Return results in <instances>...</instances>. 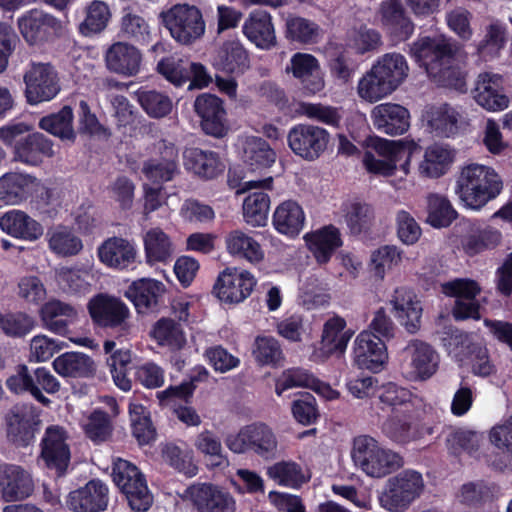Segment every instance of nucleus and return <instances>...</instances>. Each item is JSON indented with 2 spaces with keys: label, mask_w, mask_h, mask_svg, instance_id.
Instances as JSON below:
<instances>
[{
  "label": "nucleus",
  "mask_w": 512,
  "mask_h": 512,
  "mask_svg": "<svg viewBox=\"0 0 512 512\" xmlns=\"http://www.w3.org/2000/svg\"><path fill=\"white\" fill-rule=\"evenodd\" d=\"M457 44L444 35L421 37L412 43L410 54L437 84L459 91L466 88L465 74L456 52Z\"/></svg>",
  "instance_id": "1"
},
{
  "label": "nucleus",
  "mask_w": 512,
  "mask_h": 512,
  "mask_svg": "<svg viewBox=\"0 0 512 512\" xmlns=\"http://www.w3.org/2000/svg\"><path fill=\"white\" fill-rule=\"evenodd\" d=\"M408 73L409 66L402 54L385 53L376 59L358 81V96L366 102L376 103L397 90Z\"/></svg>",
  "instance_id": "2"
},
{
  "label": "nucleus",
  "mask_w": 512,
  "mask_h": 512,
  "mask_svg": "<svg viewBox=\"0 0 512 512\" xmlns=\"http://www.w3.org/2000/svg\"><path fill=\"white\" fill-rule=\"evenodd\" d=\"M502 189V178L493 168L470 163L461 170L456 181L455 193L465 207L479 210L495 199Z\"/></svg>",
  "instance_id": "3"
},
{
  "label": "nucleus",
  "mask_w": 512,
  "mask_h": 512,
  "mask_svg": "<svg viewBox=\"0 0 512 512\" xmlns=\"http://www.w3.org/2000/svg\"><path fill=\"white\" fill-rule=\"evenodd\" d=\"M350 456L358 470L374 479L384 478L404 464L399 453L368 435H360L353 439Z\"/></svg>",
  "instance_id": "4"
},
{
  "label": "nucleus",
  "mask_w": 512,
  "mask_h": 512,
  "mask_svg": "<svg viewBox=\"0 0 512 512\" xmlns=\"http://www.w3.org/2000/svg\"><path fill=\"white\" fill-rule=\"evenodd\" d=\"M425 488L421 473L406 469L390 477L379 501L381 507L389 512H405L418 499Z\"/></svg>",
  "instance_id": "5"
},
{
  "label": "nucleus",
  "mask_w": 512,
  "mask_h": 512,
  "mask_svg": "<svg viewBox=\"0 0 512 512\" xmlns=\"http://www.w3.org/2000/svg\"><path fill=\"white\" fill-rule=\"evenodd\" d=\"M112 478L115 485L125 495L129 506L137 512L149 509L153 502L146 479L133 463L117 458L113 461Z\"/></svg>",
  "instance_id": "6"
},
{
  "label": "nucleus",
  "mask_w": 512,
  "mask_h": 512,
  "mask_svg": "<svg viewBox=\"0 0 512 512\" xmlns=\"http://www.w3.org/2000/svg\"><path fill=\"white\" fill-rule=\"evenodd\" d=\"M439 362V354L430 344L413 339L400 354V371L409 381H426L437 372Z\"/></svg>",
  "instance_id": "7"
},
{
  "label": "nucleus",
  "mask_w": 512,
  "mask_h": 512,
  "mask_svg": "<svg viewBox=\"0 0 512 512\" xmlns=\"http://www.w3.org/2000/svg\"><path fill=\"white\" fill-rule=\"evenodd\" d=\"M160 16L171 36L181 44H191L205 33V21L196 6L176 4Z\"/></svg>",
  "instance_id": "8"
},
{
  "label": "nucleus",
  "mask_w": 512,
  "mask_h": 512,
  "mask_svg": "<svg viewBox=\"0 0 512 512\" xmlns=\"http://www.w3.org/2000/svg\"><path fill=\"white\" fill-rule=\"evenodd\" d=\"M24 81L26 98L32 105L50 101L60 91L58 74L54 67L47 63H33L25 73Z\"/></svg>",
  "instance_id": "9"
},
{
  "label": "nucleus",
  "mask_w": 512,
  "mask_h": 512,
  "mask_svg": "<svg viewBox=\"0 0 512 512\" xmlns=\"http://www.w3.org/2000/svg\"><path fill=\"white\" fill-rule=\"evenodd\" d=\"M91 318L97 324L118 328L122 334H127L130 330L128 322L130 317L129 308L118 298L100 294L90 300L88 304Z\"/></svg>",
  "instance_id": "10"
},
{
  "label": "nucleus",
  "mask_w": 512,
  "mask_h": 512,
  "mask_svg": "<svg viewBox=\"0 0 512 512\" xmlns=\"http://www.w3.org/2000/svg\"><path fill=\"white\" fill-rule=\"evenodd\" d=\"M441 292L455 297L453 315L456 319L480 318V304L476 296L480 293L479 285L471 279H454L441 284Z\"/></svg>",
  "instance_id": "11"
},
{
  "label": "nucleus",
  "mask_w": 512,
  "mask_h": 512,
  "mask_svg": "<svg viewBox=\"0 0 512 512\" xmlns=\"http://www.w3.org/2000/svg\"><path fill=\"white\" fill-rule=\"evenodd\" d=\"M256 285L252 273L238 268H226L214 286L216 296L225 303H240L250 296Z\"/></svg>",
  "instance_id": "12"
},
{
  "label": "nucleus",
  "mask_w": 512,
  "mask_h": 512,
  "mask_svg": "<svg viewBox=\"0 0 512 512\" xmlns=\"http://www.w3.org/2000/svg\"><path fill=\"white\" fill-rule=\"evenodd\" d=\"M185 497L200 512L236 511V501L233 496L216 485L206 483L191 485L186 489Z\"/></svg>",
  "instance_id": "13"
},
{
  "label": "nucleus",
  "mask_w": 512,
  "mask_h": 512,
  "mask_svg": "<svg viewBox=\"0 0 512 512\" xmlns=\"http://www.w3.org/2000/svg\"><path fill=\"white\" fill-rule=\"evenodd\" d=\"M375 18L388 34L398 40L405 41L414 33L415 25L400 0H383Z\"/></svg>",
  "instance_id": "14"
},
{
  "label": "nucleus",
  "mask_w": 512,
  "mask_h": 512,
  "mask_svg": "<svg viewBox=\"0 0 512 512\" xmlns=\"http://www.w3.org/2000/svg\"><path fill=\"white\" fill-rule=\"evenodd\" d=\"M329 133L313 125H297L288 134V143L295 154L303 158H317L326 149Z\"/></svg>",
  "instance_id": "15"
},
{
  "label": "nucleus",
  "mask_w": 512,
  "mask_h": 512,
  "mask_svg": "<svg viewBox=\"0 0 512 512\" xmlns=\"http://www.w3.org/2000/svg\"><path fill=\"white\" fill-rule=\"evenodd\" d=\"M64 428L52 425L46 428L41 441V458L46 466L63 473L70 462V448Z\"/></svg>",
  "instance_id": "16"
},
{
  "label": "nucleus",
  "mask_w": 512,
  "mask_h": 512,
  "mask_svg": "<svg viewBox=\"0 0 512 512\" xmlns=\"http://www.w3.org/2000/svg\"><path fill=\"white\" fill-rule=\"evenodd\" d=\"M475 101L488 111H502L509 105L503 77L492 72L480 73L473 90Z\"/></svg>",
  "instance_id": "17"
},
{
  "label": "nucleus",
  "mask_w": 512,
  "mask_h": 512,
  "mask_svg": "<svg viewBox=\"0 0 512 512\" xmlns=\"http://www.w3.org/2000/svg\"><path fill=\"white\" fill-rule=\"evenodd\" d=\"M108 503V486L100 480H91L71 491L66 499L67 507L74 512H102Z\"/></svg>",
  "instance_id": "18"
},
{
  "label": "nucleus",
  "mask_w": 512,
  "mask_h": 512,
  "mask_svg": "<svg viewBox=\"0 0 512 512\" xmlns=\"http://www.w3.org/2000/svg\"><path fill=\"white\" fill-rule=\"evenodd\" d=\"M354 362L361 369L378 372L388 355L381 338L370 331H362L354 341Z\"/></svg>",
  "instance_id": "19"
},
{
  "label": "nucleus",
  "mask_w": 512,
  "mask_h": 512,
  "mask_svg": "<svg viewBox=\"0 0 512 512\" xmlns=\"http://www.w3.org/2000/svg\"><path fill=\"white\" fill-rule=\"evenodd\" d=\"M308 388L327 400H334L339 397V392L334 390L328 383L316 378L309 371L302 368L285 370L276 380L275 392L278 396L292 388Z\"/></svg>",
  "instance_id": "20"
},
{
  "label": "nucleus",
  "mask_w": 512,
  "mask_h": 512,
  "mask_svg": "<svg viewBox=\"0 0 512 512\" xmlns=\"http://www.w3.org/2000/svg\"><path fill=\"white\" fill-rule=\"evenodd\" d=\"M141 51L134 45L118 41L106 50L105 63L110 72L124 77L136 76L142 65Z\"/></svg>",
  "instance_id": "21"
},
{
  "label": "nucleus",
  "mask_w": 512,
  "mask_h": 512,
  "mask_svg": "<svg viewBox=\"0 0 512 512\" xmlns=\"http://www.w3.org/2000/svg\"><path fill=\"white\" fill-rule=\"evenodd\" d=\"M345 327L346 321L339 316H334L325 322L320 346L313 353L315 362H324L334 353L345 352L354 333L351 330H345Z\"/></svg>",
  "instance_id": "22"
},
{
  "label": "nucleus",
  "mask_w": 512,
  "mask_h": 512,
  "mask_svg": "<svg viewBox=\"0 0 512 512\" xmlns=\"http://www.w3.org/2000/svg\"><path fill=\"white\" fill-rule=\"evenodd\" d=\"M138 255L136 244L122 237H110L98 248L99 261L106 267L123 271L129 269Z\"/></svg>",
  "instance_id": "23"
},
{
  "label": "nucleus",
  "mask_w": 512,
  "mask_h": 512,
  "mask_svg": "<svg viewBox=\"0 0 512 512\" xmlns=\"http://www.w3.org/2000/svg\"><path fill=\"white\" fill-rule=\"evenodd\" d=\"M34 488L30 473L15 464L0 465V497L13 502L28 497Z\"/></svg>",
  "instance_id": "24"
},
{
  "label": "nucleus",
  "mask_w": 512,
  "mask_h": 512,
  "mask_svg": "<svg viewBox=\"0 0 512 512\" xmlns=\"http://www.w3.org/2000/svg\"><path fill=\"white\" fill-rule=\"evenodd\" d=\"M211 63L217 71L232 75H241L250 67L248 51L237 38L224 41L215 51Z\"/></svg>",
  "instance_id": "25"
},
{
  "label": "nucleus",
  "mask_w": 512,
  "mask_h": 512,
  "mask_svg": "<svg viewBox=\"0 0 512 512\" xmlns=\"http://www.w3.org/2000/svg\"><path fill=\"white\" fill-rule=\"evenodd\" d=\"M285 70L292 73L309 94H316L325 86L319 61L311 54L295 53Z\"/></svg>",
  "instance_id": "26"
},
{
  "label": "nucleus",
  "mask_w": 512,
  "mask_h": 512,
  "mask_svg": "<svg viewBox=\"0 0 512 512\" xmlns=\"http://www.w3.org/2000/svg\"><path fill=\"white\" fill-rule=\"evenodd\" d=\"M194 109L201 118L202 128L207 134L216 137L223 135L226 111L220 98L208 93L201 94L194 102Z\"/></svg>",
  "instance_id": "27"
},
{
  "label": "nucleus",
  "mask_w": 512,
  "mask_h": 512,
  "mask_svg": "<svg viewBox=\"0 0 512 512\" xmlns=\"http://www.w3.org/2000/svg\"><path fill=\"white\" fill-rule=\"evenodd\" d=\"M41 188L40 182L28 174L7 173L0 178V200L17 205L33 196Z\"/></svg>",
  "instance_id": "28"
},
{
  "label": "nucleus",
  "mask_w": 512,
  "mask_h": 512,
  "mask_svg": "<svg viewBox=\"0 0 512 512\" xmlns=\"http://www.w3.org/2000/svg\"><path fill=\"white\" fill-rule=\"evenodd\" d=\"M395 317L409 333L420 327L422 306L416 295L407 288H397L390 299Z\"/></svg>",
  "instance_id": "29"
},
{
  "label": "nucleus",
  "mask_w": 512,
  "mask_h": 512,
  "mask_svg": "<svg viewBox=\"0 0 512 512\" xmlns=\"http://www.w3.org/2000/svg\"><path fill=\"white\" fill-rule=\"evenodd\" d=\"M366 158L364 160H376V156L406 158L417 157L421 147L413 140H387L377 136H370L365 140Z\"/></svg>",
  "instance_id": "30"
},
{
  "label": "nucleus",
  "mask_w": 512,
  "mask_h": 512,
  "mask_svg": "<svg viewBox=\"0 0 512 512\" xmlns=\"http://www.w3.org/2000/svg\"><path fill=\"white\" fill-rule=\"evenodd\" d=\"M166 291L165 285L153 278H141L133 281L125 296L133 303L138 313H147L155 309Z\"/></svg>",
  "instance_id": "31"
},
{
  "label": "nucleus",
  "mask_w": 512,
  "mask_h": 512,
  "mask_svg": "<svg viewBox=\"0 0 512 512\" xmlns=\"http://www.w3.org/2000/svg\"><path fill=\"white\" fill-rule=\"evenodd\" d=\"M192 393V385L190 383H183L157 392V398L162 406L174 408L175 414L181 422L189 426H198L201 423V419L195 409L190 406L181 405V403L188 401Z\"/></svg>",
  "instance_id": "32"
},
{
  "label": "nucleus",
  "mask_w": 512,
  "mask_h": 512,
  "mask_svg": "<svg viewBox=\"0 0 512 512\" xmlns=\"http://www.w3.org/2000/svg\"><path fill=\"white\" fill-rule=\"evenodd\" d=\"M76 318V309L57 299L47 301L40 309L43 327L60 336L67 335L69 326L75 322Z\"/></svg>",
  "instance_id": "33"
},
{
  "label": "nucleus",
  "mask_w": 512,
  "mask_h": 512,
  "mask_svg": "<svg viewBox=\"0 0 512 512\" xmlns=\"http://www.w3.org/2000/svg\"><path fill=\"white\" fill-rule=\"evenodd\" d=\"M374 125L385 134H403L409 128V112L399 104L383 103L372 110Z\"/></svg>",
  "instance_id": "34"
},
{
  "label": "nucleus",
  "mask_w": 512,
  "mask_h": 512,
  "mask_svg": "<svg viewBox=\"0 0 512 512\" xmlns=\"http://www.w3.org/2000/svg\"><path fill=\"white\" fill-rule=\"evenodd\" d=\"M244 35L258 48L270 49L276 44L271 15L264 10L252 11L243 24Z\"/></svg>",
  "instance_id": "35"
},
{
  "label": "nucleus",
  "mask_w": 512,
  "mask_h": 512,
  "mask_svg": "<svg viewBox=\"0 0 512 512\" xmlns=\"http://www.w3.org/2000/svg\"><path fill=\"white\" fill-rule=\"evenodd\" d=\"M18 26L24 39L30 44H35L44 40L51 31L60 29L61 23L52 15L31 10L18 19Z\"/></svg>",
  "instance_id": "36"
},
{
  "label": "nucleus",
  "mask_w": 512,
  "mask_h": 512,
  "mask_svg": "<svg viewBox=\"0 0 512 512\" xmlns=\"http://www.w3.org/2000/svg\"><path fill=\"white\" fill-rule=\"evenodd\" d=\"M1 230L18 239L36 241L43 235L42 225L20 210L6 212L0 218Z\"/></svg>",
  "instance_id": "37"
},
{
  "label": "nucleus",
  "mask_w": 512,
  "mask_h": 512,
  "mask_svg": "<svg viewBox=\"0 0 512 512\" xmlns=\"http://www.w3.org/2000/svg\"><path fill=\"white\" fill-rule=\"evenodd\" d=\"M225 247L231 256L251 264L260 263L265 256L260 243L241 229L232 230L225 236Z\"/></svg>",
  "instance_id": "38"
},
{
  "label": "nucleus",
  "mask_w": 512,
  "mask_h": 512,
  "mask_svg": "<svg viewBox=\"0 0 512 512\" xmlns=\"http://www.w3.org/2000/svg\"><path fill=\"white\" fill-rule=\"evenodd\" d=\"M304 238L319 264L327 263L335 250L342 245L340 232L332 225L308 233Z\"/></svg>",
  "instance_id": "39"
},
{
  "label": "nucleus",
  "mask_w": 512,
  "mask_h": 512,
  "mask_svg": "<svg viewBox=\"0 0 512 512\" xmlns=\"http://www.w3.org/2000/svg\"><path fill=\"white\" fill-rule=\"evenodd\" d=\"M305 213L302 207L293 200L282 202L273 214L275 229L284 235L295 237L303 229Z\"/></svg>",
  "instance_id": "40"
},
{
  "label": "nucleus",
  "mask_w": 512,
  "mask_h": 512,
  "mask_svg": "<svg viewBox=\"0 0 512 512\" xmlns=\"http://www.w3.org/2000/svg\"><path fill=\"white\" fill-rule=\"evenodd\" d=\"M53 368L62 377L86 378L95 372L94 361L80 352H66L53 361Z\"/></svg>",
  "instance_id": "41"
},
{
  "label": "nucleus",
  "mask_w": 512,
  "mask_h": 512,
  "mask_svg": "<svg viewBox=\"0 0 512 512\" xmlns=\"http://www.w3.org/2000/svg\"><path fill=\"white\" fill-rule=\"evenodd\" d=\"M146 262L149 265L166 263L172 258L174 246L170 237L160 228L149 229L143 236Z\"/></svg>",
  "instance_id": "42"
},
{
  "label": "nucleus",
  "mask_w": 512,
  "mask_h": 512,
  "mask_svg": "<svg viewBox=\"0 0 512 512\" xmlns=\"http://www.w3.org/2000/svg\"><path fill=\"white\" fill-rule=\"evenodd\" d=\"M267 476L276 484L298 489L310 479L308 471L299 463L283 460L267 468Z\"/></svg>",
  "instance_id": "43"
},
{
  "label": "nucleus",
  "mask_w": 512,
  "mask_h": 512,
  "mask_svg": "<svg viewBox=\"0 0 512 512\" xmlns=\"http://www.w3.org/2000/svg\"><path fill=\"white\" fill-rule=\"evenodd\" d=\"M48 247L58 256L77 255L83 248L82 240L74 230L63 225L51 227L46 232Z\"/></svg>",
  "instance_id": "44"
},
{
  "label": "nucleus",
  "mask_w": 512,
  "mask_h": 512,
  "mask_svg": "<svg viewBox=\"0 0 512 512\" xmlns=\"http://www.w3.org/2000/svg\"><path fill=\"white\" fill-rule=\"evenodd\" d=\"M152 339L162 347L178 351L186 346L187 339L180 324L173 319L162 317L153 325L150 332Z\"/></svg>",
  "instance_id": "45"
},
{
  "label": "nucleus",
  "mask_w": 512,
  "mask_h": 512,
  "mask_svg": "<svg viewBox=\"0 0 512 512\" xmlns=\"http://www.w3.org/2000/svg\"><path fill=\"white\" fill-rule=\"evenodd\" d=\"M39 127L63 141L73 142L76 138L73 128V111L69 106H64L59 112L41 118Z\"/></svg>",
  "instance_id": "46"
},
{
  "label": "nucleus",
  "mask_w": 512,
  "mask_h": 512,
  "mask_svg": "<svg viewBox=\"0 0 512 512\" xmlns=\"http://www.w3.org/2000/svg\"><path fill=\"white\" fill-rule=\"evenodd\" d=\"M85 17L80 23L79 29L84 36H90L102 32L111 18V11L107 3L94 0L85 7Z\"/></svg>",
  "instance_id": "47"
},
{
  "label": "nucleus",
  "mask_w": 512,
  "mask_h": 512,
  "mask_svg": "<svg viewBox=\"0 0 512 512\" xmlns=\"http://www.w3.org/2000/svg\"><path fill=\"white\" fill-rule=\"evenodd\" d=\"M270 198L264 192L250 193L243 202V217L252 227L264 226L268 219Z\"/></svg>",
  "instance_id": "48"
},
{
  "label": "nucleus",
  "mask_w": 512,
  "mask_h": 512,
  "mask_svg": "<svg viewBox=\"0 0 512 512\" xmlns=\"http://www.w3.org/2000/svg\"><path fill=\"white\" fill-rule=\"evenodd\" d=\"M340 213L352 233H360L373 217L372 207L357 199L344 201L341 205Z\"/></svg>",
  "instance_id": "49"
},
{
  "label": "nucleus",
  "mask_w": 512,
  "mask_h": 512,
  "mask_svg": "<svg viewBox=\"0 0 512 512\" xmlns=\"http://www.w3.org/2000/svg\"><path fill=\"white\" fill-rule=\"evenodd\" d=\"M440 339L448 354L460 362L464 361L477 345L470 334L452 327L445 328Z\"/></svg>",
  "instance_id": "50"
},
{
  "label": "nucleus",
  "mask_w": 512,
  "mask_h": 512,
  "mask_svg": "<svg viewBox=\"0 0 512 512\" xmlns=\"http://www.w3.org/2000/svg\"><path fill=\"white\" fill-rule=\"evenodd\" d=\"M286 37L300 43H316L319 35V26L313 21L295 15L286 18Z\"/></svg>",
  "instance_id": "51"
},
{
  "label": "nucleus",
  "mask_w": 512,
  "mask_h": 512,
  "mask_svg": "<svg viewBox=\"0 0 512 512\" xmlns=\"http://www.w3.org/2000/svg\"><path fill=\"white\" fill-rule=\"evenodd\" d=\"M120 35L137 43L150 41L151 31L145 18L132 11H125L120 21Z\"/></svg>",
  "instance_id": "52"
},
{
  "label": "nucleus",
  "mask_w": 512,
  "mask_h": 512,
  "mask_svg": "<svg viewBox=\"0 0 512 512\" xmlns=\"http://www.w3.org/2000/svg\"><path fill=\"white\" fill-rule=\"evenodd\" d=\"M8 389L14 393L29 392L38 402L48 405L50 400L45 397L34 381V377L29 373L26 365H19L7 380Z\"/></svg>",
  "instance_id": "53"
},
{
  "label": "nucleus",
  "mask_w": 512,
  "mask_h": 512,
  "mask_svg": "<svg viewBox=\"0 0 512 512\" xmlns=\"http://www.w3.org/2000/svg\"><path fill=\"white\" fill-rule=\"evenodd\" d=\"M277 439L272 429L264 423L251 424V451L262 458L274 457L277 452Z\"/></svg>",
  "instance_id": "54"
},
{
  "label": "nucleus",
  "mask_w": 512,
  "mask_h": 512,
  "mask_svg": "<svg viewBox=\"0 0 512 512\" xmlns=\"http://www.w3.org/2000/svg\"><path fill=\"white\" fill-rule=\"evenodd\" d=\"M401 260V250L393 245H385L371 254L370 270L375 278L383 280L386 273L397 266Z\"/></svg>",
  "instance_id": "55"
},
{
  "label": "nucleus",
  "mask_w": 512,
  "mask_h": 512,
  "mask_svg": "<svg viewBox=\"0 0 512 512\" xmlns=\"http://www.w3.org/2000/svg\"><path fill=\"white\" fill-rule=\"evenodd\" d=\"M427 201V221L433 227H447L457 217V212L446 197L439 194H431L428 196Z\"/></svg>",
  "instance_id": "56"
},
{
  "label": "nucleus",
  "mask_w": 512,
  "mask_h": 512,
  "mask_svg": "<svg viewBox=\"0 0 512 512\" xmlns=\"http://www.w3.org/2000/svg\"><path fill=\"white\" fill-rule=\"evenodd\" d=\"M137 100L142 109L152 118H163L173 108L172 100L162 92L156 90H140Z\"/></svg>",
  "instance_id": "57"
},
{
  "label": "nucleus",
  "mask_w": 512,
  "mask_h": 512,
  "mask_svg": "<svg viewBox=\"0 0 512 512\" xmlns=\"http://www.w3.org/2000/svg\"><path fill=\"white\" fill-rule=\"evenodd\" d=\"M459 112L448 104H443L431 109L428 122L438 134L450 136L457 130Z\"/></svg>",
  "instance_id": "58"
},
{
  "label": "nucleus",
  "mask_w": 512,
  "mask_h": 512,
  "mask_svg": "<svg viewBox=\"0 0 512 512\" xmlns=\"http://www.w3.org/2000/svg\"><path fill=\"white\" fill-rule=\"evenodd\" d=\"M163 460L180 473L188 477L197 474V466L193 461V454L188 450H181L179 447L167 444L162 448Z\"/></svg>",
  "instance_id": "59"
},
{
  "label": "nucleus",
  "mask_w": 512,
  "mask_h": 512,
  "mask_svg": "<svg viewBox=\"0 0 512 512\" xmlns=\"http://www.w3.org/2000/svg\"><path fill=\"white\" fill-rule=\"evenodd\" d=\"M238 149L244 160H275L277 157L275 150L260 137L247 136L240 138Z\"/></svg>",
  "instance_id": "60"
},
{
  "label": "nucleus",
  "mask_w": 512,
  "mask_h": 512,
  "mask_svg": "<svg viewBox=\"0 0 512 512\" xmlns=\"http://www.w3.org/2000/svg\"><path fill=\"white\" fill-rule=\"evenodd\" d=\"M380 402L392 408L406 406L411 403L413 406H419L422 400L414 396L408 389L398 386L394 383H387L379 389Z\"/></svg>",
  "instance_id": "61"
},
{
  "label": "nucleus",
  "mask_w": 512,
  "mask_h": 512,
  "mask_svg": "<svg viewBox=\"0 0 512 512\" xmlns=\"http://www.w3.org/2000/svg\"><path fill=\"white\" fill-rule=\"evenodd\" d=\"M348 45L357 53L365 54L380 48L382 36L379 31L362 25L349 33Z\"/></svg>",
  "instance_id": "62"
},
{
  "label": "nucleus",
  "mask_w": 512,
  "mask_h": 512,
  "mask_svg": "<svg viewBox=\"0 0 512 512\" xmlns=\"http://www.w3.org/2000/svg\"><path fill=\"white\" fill-rule=\"evenodd\" d=\"M65 347L62 341L44 334L35 335L30 340L29 360L35 363L45 362Z\"/></svg>",
  "instance_id": "63"
},
{
  "label": "nucleus",
  "mask_w": 512,
  "mask_h": 512,
  "mask_svg": "<svg viewBox=\"0 0 512 512\" xmlns=\"http://www.w3.org/2000/svg\"><path fill=\"white\" fill-rule=\"evenodd\" d=\"M34 328V320L26 313L0 312V329L10 337H22Z\"/></svg>",
  "instance_id": "64"
}]
</instances>
